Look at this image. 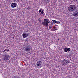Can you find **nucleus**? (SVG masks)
<instances>
[{
  "instance_id": "nucleus-8",
  "label": "nucleus",
  "mask_w": 78,
  "mask_h": 78,
  "mask_svg": "<svg viewBox=\"0 0 78 78\" xmlns=\"http://www.w3.org/2000/svg\"><path fill=\"white\" fill-rule=\"evenodd\" d=\"M67 61V60H66L65 59L63 60V61L62 62V64L63 66H65L66 65V64H67V62H66Z\"/></svg>"
},
{
  "instance_id": "nucleus-19",
  "label": "nucleus",
  "mask_w": 78,
  "mask_h": 78,
  "mask_svg": "<svg viewBox=\"0 0 78 78\" xmlns=\"http://www.w3.org/2000/svg\"><path fill=\"white\" fill-rule=\"evenodd\" d=\"M51 24H52V25H55L53 24H55V23H53V22H51Z\"/></svg>"
},
{
  "instance_id": "nucleus-2",
  "label": "nucleus",
  "mask_w": 78,
  "mask_h": 78,
  "mask_svg": "<svg viewBox=\"0 0 78 78\" xmlns=\"http://www.w3.org/2000/svg\"><path fill=\"white\" fill-rule=\"evenodd\" d=\"M41 24L43 25V27H45V26H48V27L49 28V29H51L52 27L50 26H48V23H49V22L46 19H44V21H43L42 23H41Z\"/></svg>"
},
{
  "instance_id": "nucleus-16",
  "label": "nucleus",
  "mask_w": 78,
  "mask_h": 78,
  "mask_svg": "<svg viewBox=\"0 0 78 78\" xmlns=\"http://www.w3.org/2000/svg\"><path fill=\"white\" fill-rule=\"evenodd\" d=\"M56 23H57L58 24L60 23V22L59 21H56Z\"/></svg>"
},
{
  "instance_id": "nucleus-25",
  "label": "nucleus",
  "mask_w": 78,
  "mask_h": 78,
  "mask_svg": "<svg viewBox=\"0 0 78 78\" xmlns=\"http://www.w3.org/2000/svg\"><path fill=\"white\" fill-rule=\"evenodd\" d=\"M7 51H9V49H7Z\"/></svg>"
},
{
  "instance_id": "nucleus-15",
  "label": "nucleus",
  "mask_w": 78,
  "mask_h": 78,
  "mask_svg": "<svg viewBox=\"0 0 78 78\" xmlns=\"http://www.w3.org/2000/svg\"><path fill=\"white\" fill-rule=\"evenodd\" d=\"M30 9H31V7H30V6L29 7H28L27 9H28V10H30Z\"/></svg>"
},
{
  "instance_id": "nucleus-24",
  "label": "nucleus",
  "mask_w": 78,
  "mask_h": 78,
  "mask_svg": "<svg viewBox=\"0 0 78 78\" xmlns=\"http://www.w3.org/2000/svg\"><path fill=\"white\" fill-rule=\"evenodd\" d=\"M41 20L40 18H39V19H38V21H39V22H40V21H41Z\"/></svg>"
},
{
  "instance_id": "nucleus-21",
  "label": "nucleus",
  "mask_w": 78,
  "mask_h": 78,
  "mask_svg": "<svg viewBox=\"0 0 78 78\" xmlns=\"http://www.w3.org/2000/svg\"><path fill=\"white\" fill-rule=\"evenodd\" d=\"M51 24H52V25H55L53 24H55V23H53V22H51Z\"/></svg>"
},
{
  "instance_id": "nucleus-10",
  "label": "nucleus",
  "mask_w": 78,
  "mask_h": 78,
  "mask_svg": "<svg viewBox=\"0 0 78 78\" xmlns=\"http://www.w3.org/2000/svg\"><path fill=\"white\" fill-rule=\"evenodd\" d=\"M41 64H42V62L41 61H38L37 62L36 65L37 66H40L41 65Z\"/></svg>"
},
{
  "instance_id": "nucleus-30",
  "label": "nucleus",
  "mask_w": 78,
  "mask_h": 78,
  "mask_svg": "<svg viewBox=\"0 0 78 78\" xmlns=\"http://www.w3.org/2000/svg\"><path fill=\"white\" fill-rule=\"evenodd\" d=\"M26 41H27V40H26Z\"/></svg>"
},
{
  "instance_id": "nucleus-23",
  "label": "nucleus",
  "mask_w": 78,
  "mask_h": 78,
  "mask_svg": "<svg viewBox=\"0 0 78 78\" xmlns=\"http://www.w3.org/2000/svg\"><path fill=\"white\" fill-rule=\"evenodd\" d=\"M67 61V62H67V64H68V63H70V62L69 61Z\"/></svg>"
},
{
  "instance_id": "nucleus-11",
  "label": "nucleus",
  "mask_w": 78,
  "mask_h": 78,
  "mask_svg": "<svg viewBox=\"0 0 78 78\" xmlns=\"http://www.w3.org/2000/svg\"><path fill=\"white\" fill-rule=\"evenodd\" d=\"M44 3H49V0H44Z\"/></svg>"
},
{
  "instance_id": "nucleus-7",
  "label": "nucleus",
  "mask_w": 78,
  "mask_h": 78,
  "mask_svg": "<svg viewBox=\"0 0 78 78\" xmlns=\"http://www.w3.org/2000/svg\"><path fill=\"white\" fill-rule=\"evenodd\" d=\"M28 34L27 33H24L22 34V36L23 38H26L27 37H28Z\"/></svg>"
},
{
  "instance_id": "nucleus-20",
  "label": "nucleus",
  "mask_w": 78,
  "mask_h": 78,
  "mask_svg": "<svg viewBox=\"0 0 78 78\" xmlns=\"http://www.w3.org/2000/svg\"><path fill=\"white\" fill-rule=\"evenodd\" d=\"M51 24H52V25H55L53 24H55V23H53V22H51Z\"/></svg>"
},
{
  "instance_id": "nucleus-26",
  "label": "nucleus",
  "mask_w": 78,
  "mask_h": 78,
  "mask_svg": "<svg viewBox=\"0 0 78 78\" xmlns=\"http://www.w3.org/2000/svg\"><path fill=\"white\" fill-rule=\"evenodd\" d=\"M56 30H57V29H54V31H56Z\"/></svg>"
},
{
  "instance_id": "nucleus-9",
  "label": "nucleus",
  "mask_w": 78,
  "mask_h": 78,
  "mask_svg": "<svg viewBox=\"0 0 78 78\" xmlns=\"http://www.w3.org/2000/svg\"><path fill=\"white\" fill-rule=\"evenodd\" d=\"M72 15L74 17H76L78 16V11H75L74 12V14Z\"/></svg>"
},
{
  "instance_id": "nucleus-28",
  "label": "nucleus",
  "mask_w": 78,
  "mask_h": 78,
  "mask_svg": "<svg viewBox=\"0 0 78 78\" xmlns=\"http://www.w3.org/2000/svg\"><path fill=\"white\" fill-rule=\"evenodd\" d=\"M15 10H17V9H15Z\"/></svg>"
},
{
  "instance_id": "nucleus-1",
  "label": "nucleus",
  "mask_w": 78,
  "mask_h": 78,
  "mask_svg": "<svg viewBox=\"0 0 78 78\" xmlns=\"http://www.w3.org/2000/svg\"><path fill=\"white\" fill-rule=\"evenodd\" d=\"M76 6L74 5H70L68 6V9L70 12H73L76 9Z\"/></svg>"
},
{
  "instance_id": "nucleus-18",
  "label": "nucleus",
  "mask_w": 78,
  "mask_h": 78,
  "mask_svg": "<svg viewBox=\"0 0 78 78\" xmlns=\"http://www.w3.org/2000/svg\"><path fill=\"white\" fill-rule=\"evenodd\" d=\"M41 14H44V11H43V10H42L41 11Z\"/></svg>"
},
{
  "instance_id": "nucleus-13",
  "label": "nucleus",
  "mask_w": 78,
  "mask_h": 78,
  "mask_svg": "<svg viewBox=\"0 0 78 78\" xmlns=\"http://www.w3.org/2000/svg\"><path fill=\"white\" fill-rule=\"evenodd\" d=\"M52 21H53V23H56V21L55 20H53Z\"/></svg>"
},
{
  "instance_id": "nucleus-17",
  "label": "nucleus",
  "mask_w": 78,
  "mask_h": 78,
  "mask_svg": "<svg viewBox=\"0 0 78 78\" xmlns=\"http://www.w3.org/2000/svg\"><path fill=\"white\" fill-rule=\"evenodd\" d=\"M41 11H42V9H40L39 11V13H40V12H41Z\"/></svg>"
},
{
  "instance_id": "nucleus-4",
  "label": "nucleus",
  "mask_w": 78,
  "mask_h": 78,
  "mask_svg": "<svg viewBox=\"0 0 78 78\" xmlns=\"http://www.w3.org/2000/svg\"><path fill=\"white\" fill-rule=\"evenodd\" d=\"M9 58H10V56H9V55L8 54H5L4 56L3 60L5 61H8V60L9 59Z\"/></svg>"
},
{
  "instance_id": "nucleus-6",
  "label": "nucleus",
  "mask_w": 78,
  "mask_h": 78,
  "mask_svg": "<svg viewBox=\"0 0 78 78\" xmlns=\"http://www.w3.org/2000/svg\"><path fill=\"white\" fill-rule=\"evenodd\" d=\"M17 6V4L16 3H12L11 4V7L12 8H16Z\"/></svg>"
},
{
  "instance_id": "nucleus-12",
  "label": "nucleus",
  "mask_w": 78,
  "mask_h": 78,
  "mask_svg": "<svg viewBox=\"0 0 78 78\" xmlns=\"http://www.w3.org/2000/svg\"><path fill=\"white\" fill-rule=\"evenodd\" d=\"M8 50V49H6L5 50H4V51H3L2 52V53H4L5 51H6Z\"/></svg>"
},
{
  "instance_id": "nucleus-22",
  "label": "nucleus",
  "mask_w": 78,
  "mask_h": 78,
  "mask_svg": "<svg viewBox=\"0 0 78 78\" xmlns=\"http://www.w3.org/2000/svg\"><path fill=\"white\" fill-rule=\"evenodd\" d=\"M69 56H73V54L72 53L69 54Z\"/></svg>"
},
{
  "instance_id": "nucleus-27",
  "label": "nucleus",
  "mask_w": 78,
  "mask_h": 78,
  "mask_svg": "<svg viewBox=\"0 0 78 78\" xmlns=\"http://www.w3.org/2000/svg\"><path fill=\"white\" fill-rule=\"evenodd\" d=\"M7 45H9V46L10 45V44H7Z\"/></svg>"
},
{
  "instance_id": "nucleus-29",
  "label": "nucleus",
  "mask_w": 78,
  "mask_h": 78,
  "mask_svg": "<svg viewBox=\"0 0 78 78\" xmlns=\"http://www.w3.org/2000/svg\"><path fill=\"white\" fill-rule=\"evenodd\" d=\"M53 25H55V24H53Z\"/></svg>"
},
{
  "instance_id": "nucleus-5",
  "label": "nucleus",
  "mask_w": 78,
  "mask_h": 78,
  "mask_svg": "<svg viewBox=\"0 0 78 78\" xmlns=\"http://www.w3.org/2000/svg\"><path fill=\"white\" fill-rule=\"evenodd\" d=\"M71 49L69 48H65L64 49V52H69L70 51Z\"/></svg>"
},
{
  "instance_id": "nucleus-3",
  "label": "nucleus",
  "mask_w": 78,
  "mask_h": 78,
  "mask_svg": "<svg viewBox=\"0 0 78 78\" xmlns=\"http://www.w3.org/2000/svg\"><path fill=\"white\" fill-rule=\"evenodd\" d=\"M30 47H31V46L28 44H27L25 47L24 51L26 52V53H27V54L28 53H30V51L31 50Z\"/></svg>"
},
{
  "instance_id": "nucleus-14",
  "label": "nucleus",
  "mask_w": 78,
  "mask_h": 78,
  "mask_svg": "<svg viewBox=\"0 0 78 78\" xmlns=\"http://www.w3.org/2000/svg\"><path fill=\"white\" fill-rule=\"evenodd\" d=\"M12 78H20V77H17L16 76H15L13 77Z\"/></svg>"
}]
</instances>
